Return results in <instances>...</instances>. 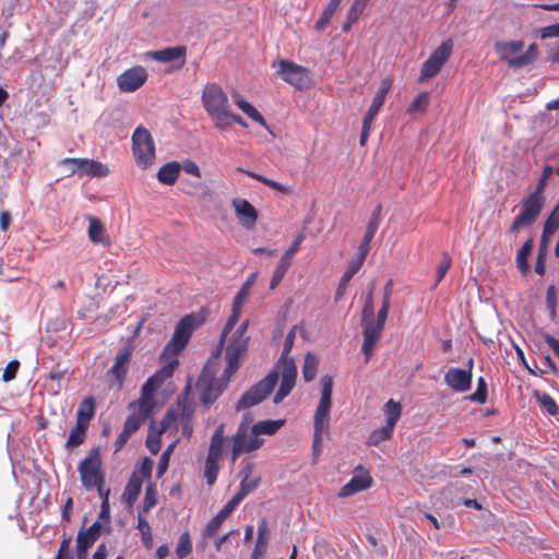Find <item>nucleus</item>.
I'll list each match as a JSON object with an SVG mask.
<instances>
[{
  "mask_svg": "<svg viewBox=\"0 0 559 559\" xmlns=\"http://www.w3.org/2000/svg\"><path fill=\"white\" fill-rule=\"evenodd\" d=\"M146 80L147 71L141 66H135L117 78V85L120 92L132 93L143 86Z\"/></svg>",
  "mask_w": 559,
  "mask_h": 559,
  "instance_id": "16",
  "label": "nucleus"
},
{
  "mask_svg": "<svg viewBox=\"0 0 559 559\" xmlns=\"http://www.w3.org/2000/svg\"><path fill=\"white\" fill-rule=\"evenodd\" d=\"M192 551V543L188 532L180 535L178 545L176 547V555L178 559H185Z\"/></svg>",
  "mask_w": 559,
  "mask_h": 559,
  "instance_id": "46",
  "label": "nucleus"
},
{
  "mask_svg": "<svg viewBox=\"0 0 559 559\" xmlns=\"http://www.w3.org/2000/svg\"><path fill=\"white\" fill-rule=\"evenodd\" d=\"M451 263H452L451 257L447 253L442 254V258H441L440 262L438 263L437 270H436L437 280L444 278V276L447 275V273L451 266Z\"/></svg>",
  "mask_w": 559,
  "mask_h": 559,
  "instance_id": "56",
  "label": "nucleus"
},
{
  "mask_svg": "<svg viewBox=\"0 0 559 559\" xmlns=\"http://www.w3.org/2000/svg\"><path fill=\"white\" fill-rule=\"evenodd\" d=\"M394 428L385 425L384 427L374 429L368 437L367 444L378 447L381 442L392 438Z\"/></svg>",
  "mask_w": 559,
  "mask_h": 559,
  "instance_id": "39",
  "label": "nucleus"
},
{
  "mask_svg": "<svg viewBox=\"0 0 559 559\" xmlns=\"http://www.w3.org/2000/svg\"><path fill=\"white\" fill-rule=\"evenodd\" d=\"M342 1L343 0H330L320 19L316 22V28L318 31H322L326 27Z\"/></svg>",
  "mask_w": 559,
  "mask_h": 559,
  "instance_id": "41",
  "label": "nucleus"
},
{
  "mask_svg": "<svg viewBox=\"0 0 559 559\" xmlns=\"http://www.w3.org/2000/svg\"><path fill=\"white\" fill-rule=\"evenodd\" d=\"M260 480H261L260 477H254V478L243 477L240 483V489L236 495L243 500L246 496H248L250 492H252L259 486Z\"/></svg>",
  "mask_w": 559,
  "mask_h": 559,
  "instance_id": "50",
  "label": "nucleus"
},
{
  "mask_svg": "<svg viewBox=\"0 0 559 559\" xmlns=\"http://www.w3.org/2000/svg\"><path fill=\"white\" fill-rule=\"evenodd\" d=\"M270 539V531L267 527L266 520H261L258 525V538L255 542V546L253 552L257 555L264 556L267 550Z\"/></svg>",
  "mask_w": 559,
  "mask_h": 559,
  "instance_id": "33",
  "label": "nucleus"
},
{
  "mask_svg": "<svg viewBox=\"0 0 559 559\" xmlns=\"http://www.w3.org/2000/svg\"><path fill=\"white\" fill-rule=\"evenodd\" d=\"M369 251L361 249L358 247L357 253L350 259L348 265L342 276L341 280H352V277L360 270L362 266L367 254Z\"/></svg>",
  "mask_w": 559,
  "mask_h": 559,
  "instance_id": "34",
  "label": "nucleus"
},
{
  "mask_svg": "<svg viewBox=\"0 0 559 559\" xmlns=\"http://www.w3.org/2000/svg\"><path fill=\"white\" fill-rule=\"evenodd\" d=\"M105 227L97 217L90 218L88 237L92 242L100 243L104 241Z\"/></svg>",
  "mask_w": 559,
  "mask_h": 559,
  "instance_id": "43",
  "label": "nucleus"
},
{
  "mask_svg": "<svg viewBox=\"0 0 559 559\" xmlns=\"http://www.w3.org/2000/svg\"><path fill=\"white\" fill-rule=\"evenodd\" d=\"M132 153L141 169L153 166L156 158L155 143L150 131L142 126L132 134Z\"/></svg>",
  "mask_w": 559,
  "mask_h": 559,
  "instance_id": "9",
  "label": "nucleus"
},
{
  "mask_svg": "<svg viewBox=\"0 0 559 559\" xmlns=\"http://www.w3.org/2000/svg\"><path fill=\"white\" fill-rule=\"evenodd\" d=\"M537 56H538V47L535 43H533L528 46V49L526 50V52L521 53L519 56V60L515 63H516V66H522V68H524V67L533 63L537 59Z\"/></svg>",
  "mask_w": 559,
  "mask_h": 559,
  "instance_id": "51",
  "label": "nucleus"
},
{
  "mask_svg": "<svg viewBox=\"0 0 559 559\" xmlns=\"http://www.w3.org/2000/svg\"><path fill=\"white\" fill-rule=\"evenodd\" d=\"M143 481L139 473H133L124 488L122 498L128 506H132L138 499Z\"/></svg>",
  "mask_w": 559,
  "mask_h": 559,
  "instance_id": "30",
  "label": "nucleus"
},
{
  "mask_svg": "<svg viewBox=\"0 0 559 559\" xmlns=\"http://www.w3.org/2000/svg\"><path fill=\"white\" fill-rule=\"evenodd\" d=\"M68 168V176L76 174L79 177H106L109 174L108 167L97 160L88 158H63L59 163Z\"/></svg>",
  "mask_w": 559,
  "mask_h": 559,
  "instance_id": "13",
  "label": "nucleus"
},
{
  "mask_svg": "<svg viewBox=\"0 0 559 559\" xmlns=\"http://www.w3.org/2000/svg\"><path fill=\"white\" fill-rule=\"evenodd\" d=\"M237 171L241 173V174H246L247 176H249L250 178H253L260 182H262L263 185L270 187L271 189L273 190H276L283 194H292L293 193V188L288 187V186H284L277 181H274V180H271L260 174H257V173H253V171H250V170H247L242 167H238L237 168Z\"/></svg>",
  "mask_w": 559,
  "mask_h": 559,
  "instance_id": "32",
  "label": "nucleus"
},
{
  "mask_svg": "<svg viewBox=\"0 0 559 559\" xmlns=\"http://www.w3.org/2000/svg\"><path fill=\"white\" fill-rule=\"evenodd\" d=\"M285 425L284 419H266L253 424L252 429L238 427L230 438V460L236 463L242 454L252 453L264 444L263 436L275 435Z\"/></svg>",
  "mask_w": 559,
  "mask_h": 559,
  "instance_id": "6",
  "label": "nucleus"
},
{
  "mask_svg": "<svg viewBox=\"0 0 559 559\" xmlns=\"http://www.w3.org/2000/svg\"><path fill=\"white\" fill-rule=\"evenodd\" d=\"M79 473L82 485L91 490L96 485L104 483V475L100 469V457L97 450L92 451L80 464Z\"/></svg>",
  "mask_w": 559,
  "mask_h": 559,
  "instance_id": "14",
  "label": "nucleus"
},
{
  "mask_svg": "<svg viewBox=\"0 0 559 559\" xmlns=\"http://www.w3.org/2000/svg\"><path fill=\"white\" fill-rule=\"evenodd\" d=\"M94 412L95 407L93 399H84L76 413V424H84V426H88L90 420L94 416Z\"/></svg>",
  "mask_w": 559,
  "mask_h": 559,
  "instance_id": "37",
  "label": "nucleus"
},
{
  "mask_svg": "<svg viewBox=\"0 0 559 559\" xmlns=\"http://www.w3.org/2000/svg\"><path fill=\"white\" fill-rule=\"evenodd\" d=\"M430 96L427 92L419 93L407 108L408 114L425 112L429 106Z\"/></svg>",
  "mask_w": 559,
  "mask_h": 559,
  "instance_id": "45",
  "label": "nucleus"
},
{
  "mask_svg": "<svg viewBox=\"0 0 559 559\" xmlns=\"http://www.w3.org/2000/svg\"><path fill=\"white\" fill-rule=\"evenodd\" d=\"M19 367H20V362L17 360L10 361L7 365V367L4 368V371L2 374L3 381L9 382V381L13 380L16 376Z\"/></svg>",
  "mask_w": 559,
  "mask_h": 559,
  "instance_id": "58",
  "label": "nucleus"
},
{
  "mask_svg": "<svg viewBox=\"0 0 559 559\" xmlns=\"http://www.w3.org/2000/svg\"><path fill=\"white\" fill-rule=\"evenodd\" d=\"M383 411L385 415V425L394 428L402 414L401 404L391 399L384 404Z\"/></svg>",
  "mask_w": 559,
  "mask_h": 559,
  "instance_id": "38",
  "label": "nucleus"
},
{
  "mask_svg": "<svg viewBox=\"0 0 559 559\" xmlns=\"http://www.w3.org/2000/svg\"><path fill=\"white\" fill-rule=\"evenodd\" d=\"M224 448H225V426H224V424H221L215 429V431L211 438L207 457L221 460L223 452H224Z\"/></svg>",
  "mask_w": 559,
  "mask_h": 559,
  "instance_id": "27",
  "label": "nucleus"
},
{
  "mask_svg": "<svg viewBox=\"0 0 559 559\" xmlns=\"http://www.w3.org/2000/svg\"><path fill=\"white\" fill-rule=\"evenodd\" d=\"M231 204L240 225L248 230L253 229L259 217L257 209L248 200L241 198L234 199Z\"/></svg>",
  "mask_w": 559,
  "mask_h": 559,
  "instance_id": "19",
  "label": "nucleus"
},
{
  "mask_svg": "<svg viewBox=\"0 0 559 559\" xmlns=\"http://www.w3.org/2000/svg\"><path fill=\"white\" fill-rule=\"evenodd\" d=\"M473 360L468 362V369L450 368L444 374V382L455 392H466L472 385Z\"/></svg>",
  "mask_w": 559,
  "mask_h": 559,
  "instance_id": "17",
  "label": "nucleus"
},
{
  "mask_svg": "<svg viewBox=\"0 0 559 559\" xmlns=\"http://www.w3.org/2000/svg\"><path fill=\"white\" fill-rule=\"evenodd\" d=\"M554 173V168L550 165H546L543 169L542 176L538 180V183L533 193H537L538 195H544V190L547 185V180Z\"/></svg>",
  "mask_w": 559,
  "mask_h": 559,
  "instance_id": "55",
  "label": "nucleus"
},
{
  "mask_svg": "<svg viewBox=\"0 0 559 559\" xmlns=\"http://www.w3.org/2000/svg\"><path fill=\"white\" fill-rule=\"evenodd\" d=\"M559 229V203L554 207L544 223L540 250L548 249L551 236Z\"/></svg>",
  "mask_w": 559,
  "mask_h": 559,
  "instance_id": "24",
  "label": "nucleus"
},
{
  "mask_svg": "<svg viewBox=\"0 0 559 559\" xmlns=\"http://www.w3.org/2000/svg\"><path fill=\"white\" fill-rule=\"evenodd\" d=\"M367 3L354 0L353 4L350 5L349 10L346 14V22L343 24V32H348L352 26L359 20L360 15L362 14L364 10L366 9Z\"/></svg>",
  "mask_w": 559,
  "mask_h": 559,
  "instance_id": "36",
  "label": "nucleus"
},
{
  "mask_svg": "<svg viewBox=\"0 0 559 559\" xmlns=\"http://www.w3.org/2000/svg\"><path fill=\"white\" fill-rule=\"evenodd\" d=\"M138 530L140 531L143 545L150 549L153 546V536L148 522L143 518L139 516Z\"/></svg>",
  "mask_w": 559,
  "mask_h": 559,
  "instance_id": "49",
  "label": "nucleus"
},
{
  "mask_svg": "<svg viewBox=\"0 0 559 559\" xmlns=\"http://www.w3.org/2000/svg\"><path fill=\"white\" fill-rule=\"evenodd\" d=\"M202 104L216 127L230 110L226 93L216 83H207L202 91Z\"/></svg>",
  "mask_w": 559,
  "mask_h": 559,
  "instance_id": "8",
  "label": "nucleus"
},
{
  "mask_svg": "<svg viewBox=\"0 0 559 559\" xmlns=\"http://www.w3.org/2000/svg\"><path fill=\"white\" fill-rule=\"evenodd\" d=\"M177 414L176 419L173 421L171 429L176 431L181 430L185 437H191L193 432L192 417L193 408L188 404H179L177 408H171Z\"/></svg>",
  "mask_w": 559,
  "mask_h": 559,
  "instance_id": "21",
  "label": "nucleus"
},
{
  "mask_svg": "<svg viewBox=\"0 0 559 559\" xmlns=\"http://www.w3.org/2000/svg\"><path fill=\"white\" fill-rule=\"evenodd\" d=\"M533 242L532 239H528L524 242L522 248L519 250L516 254V264L519 270L521 271L522 275L525 276L530 266L527 263V258L532 251Z\"/></svg>",
  "mask_w": 559,
  "mask_h": 559,
  "instance_id": "42",
  "label": "nucleus"
},
{
  "mask_svg": "<svg viewBox=\"0 0 559 559\" xmlns=\"http://www.w3.org/2000/svg\"><path fill=\"white\" fill-rule=\"evenodd\" d=\"M524 48L523 40H511V41H498L495 45V50L499 55L500 59L509 64L513 69H521L522 66H516L515 62L519 60L520 52Z\"/></svg>",
  "mask_w": 559,
  "mask_h": 559,
  "instance_id": "20",
  "label": "nucleus"
},
{
  "mask_svg": "<svg viewBox=\"0 0 559 559\" xmlns=\"http://www.w3.org/2000/svg\"><path fill=\"white\" fill-rule=\"evenodd\" d=\"M102 526L98 522L93 523L87 530L80 531L76 538V544L92 547L100 535Z\"/></svg>",
  "mask_w": 559,
  "mask_h": 559,
  "instance_id": "35",
  "label": "nucleus"
},
{
  "mask_svg": "<svg viewBox=\"0 0 559 559\" xmlns=\"http://www.w3.org/2000/svg\"><path fill=\"white\" fill-rule=\"evenodd\" d=\"M199 314L190 313L185 316L177 324L171 340L165 347V355H178L189 342L192 332L201 324Z\"/></svg>",
  "mask_w": 559,
  "mask_h": 559,
  "instance_id": "10",
  "label": "nucleus"
},
{
  "mask_svg": "<svg viewBox=\"0 0 559 559\" xmlns=\"http://www.w3.org/2000/svg\"><path fill=\"white\" fill-rule=\"evenodd\" d=\"M319 366V359L312 353H308L305 357L302 367V377L306 382L314 379Z\"/></svg>",
  "mask_w": 559,
  "mask_h": 559,
  "instance_id": "40",
  "label": "nucleus"
},
{
  "mask_svg": "<svg viewBox=\"0 0 559 559\" xmlns=\"http://www.w3.org/2000/svg\"><path fill=\"white\" fill-rule=\"evenodd\" d=\"M131 350L129 348H124L123 350L118 353V355L116 356L115 364L109 369V373H111L118 381L119 388L121 386L122 381L127 374L129 364L131 360Z\"/></svg>",
  "mask_w": 559,
  "mask_h": 559,
  "instance_id": "25",
  "label": "nucleus"
},
{
  "mask_svg": "<svg viewBox=\"0 0 559 559\" xmlns=\"http://www.w3.org/2000/svg\"><path fill=\"white\" fill-rule=\"evenodd\" d=\"M176 417L177 414L175 411H168L159 424L151 425L150 433L146 438V447L153 454H156L160 450V436L165 431L171 429L173 421L176 419Z\"/></svg>",
  "mask_w": 559,
  "mask_h": 559,
  "instance_id": "18",
  "label": "nucleus"
},
{
  "mask_svg": "<svg viewBox=\"0 0 559 559\" xmlns=\"http://www.w3.org/2000/svg\"><path fill=\"white\" fill-rule=\"evenodd\" d=\"M467 399L473 402H477L484 404L487 400V384L483 377H480L477 381L476 391L468 395Z\"/></svg>",
  "mask_w": 559,
  "mask_h": 559,
  "instance_id": "53",
  "label": "nucleus"
},
{
  "mask_svg": "<svg viewBox=\"0 0 559 559\" xmlns=\"http://www.w3.org/2000/svg\"><path fill=\"white\" fill-rule=\"evenodd\" d=\"M182 169L186 174L192 175L197 178H201L202 174L195 162L187 159L183 162Z\"/></svg>",
  "mask_w": 559,
  "mask_h": 559,
  "instance_id": "62",
  "label": "nucleus"
},
{
  "mask_svg": "<svg viewBox=\"0 0 559 559\" xmlns=\"http://www.w3.org/2000/svg\"><path fill=\"white\" fill-rule=\"evenodd\" d=\"M178 364V359L173 358L146 380L141 389L140 400L138 403L131 404V407H136V411L126 419L123 431L132 436L147 419L155 405V392L162 386L166 379L173 376Z\"/></svg>",
  "mask_w": 559,
  "mask_h": 559,
  "instance_id": "4",
  "label": "nucleus"
},
{
  "mask_svg": "<svg viewBox=\"0 0 559 559\" xmlns=\"http://www.w3.org/2000/svg\"><path fill=\"white\" fill-rule=\"evenodd\" d=\"M391 85H392V81L389 79H385L381 82V85H380L379 90L377 91L376 95L373 96L372 103H371L367 114L377 117L381 107L384 104L385 97L391 88Z\"/></svg>",
  "mask_w": 559,
  "mask_h": 559,
  "instance_id": "31",
  "label": "nucleus"
},
{
  "mask_svg": "<svg viewBox=\"0 0 559 559\" xmlns=\"http://www.w3.org/2000/svg\"><path fill=\"white\" fill-rule=\"evenodd\" d=\"M559 37V24H552L540 28V38H554Z\"/></svg>",
  "mask_w": 559,
  "mask_h": 559,
  "instance_id": "63",
  "label": "nucleus"
},
{
  "mask_svg": "<svg viewBox=\"0 0 559 559\" xmlns=\"http://www.w3.org/2000/svg\"><path fill=\"white\" fill-rule=\"evenodd\" d=\"M156 503V491L153 488V486H148L146 488L145 498L143 501V509L144 511H148L151 508H153Z\"/></svg>",
  "mask_w": 559,
  "mask_h": 559,
  "instance_id": "59",
  "label": "nucleus"
},
{
  "mask_svg": "<svg viewBox=\"0 0 559 559\" xmlns=\"http://www.w3.org/2000/svg\"><path fill=\"white\" fill-rule=\"evenodd\" d=\"M301 241V238H298L294 241V243L289 247V249L283 254V257L280 260V263L274 271V275L272 280H282L289 267L292 260L295 255V253L298 250L299 243Z\"/></svg>",
  "mask_w": 559,
  "mask_h": 559,
  "instance_id": "29",
  "label": "nucleus"
},
{
  "mask_svg": "<svg viewBox=\"0 0 559 559\" xmlns=\"http://www.w3.org/2000/svg\"><path fill=\"white\" fill-rule=\"evenodd\" d=\"M296 330L297 326L295 325L286 335L282 357L274 369L259 383L243 393L236 405L237 411L252 407L262 402L273 391L278 379H281V384L274 395V403H281L290 393L297 377L296 365L294 359L289 357L294 346Z\"/></svg>",
  "mask_w": 559,
  "mask_h": 559,
  "instance_id": "3",
  "label": "nucleus"
},
{
  "mask_svg": "<svg viewBox=\"0 0 559 559\" xmlns=\"http://www.w3.org/2000/svg\"><path fill=\"white\" fill-rule=\"evenodd\" d=\"M252 282H246L234 299L231 314L223 330L221 342L215 353L204 366L197 382L200 400L203 404H212L223 392L230 377L238 370L240 359L248 349L246 335L248 321H243L230 336L228 334L237 323L241 308L249 295Z\"/></svg>",
  "mask_w": 559,
  "mask_h": 559,
  "instance_id": "1",
  "label": "nucleus"
},
{
  "mask_svg": "<svg viewBox=\"0 0 559 559\" xmlns=\"http://www.w3.org/2000/svg\"><path fill=\"white\" fill-rule=\"evenodd\" d=\"M372 478L368 473L355 475L347 484H345L340 492V498L353 496L359 491L366 490L371 486Z\"/></svg>",
  "mask_w": 559,
  "mask_h": 559,
  "instance_id": "23",
  "label": "nucleus"
},
{
  "mask_svg": "<svg viewBox=\"0 0 559 559\" xmlns=\"http://www.w3.org/2000/svg\"><path fill=\"white\" fill-rule=\"evenodd\" d=\"M181 166L178 162H169L163 165L157 171V179L160 183L173 186L176 183Z\"/></svg>",
  "mask_w": 559,
  "mask_h": 559,
  "instance_id": "28",
  "label": "nucleus"
},
{
  "mask_svg": "<svg viewBox=\"0 0 559 559\" xmlns=\"http://www.w3.org/2000/svg\"><path fill=\"white\" fill-rule=\"evenodd\" d=\"M169 466V459L167 457V453H163L159 457L158 467H157V477H162Z\"/></svg>",
  "mask_w": 559,
  "mask_h": 559,
  "instance_id": "64",
  "label": "nucleus"
},
{
  "mask_svg": "<svg viewBox=\"0 0 559 559\" xmlns=\"http://www.w3.org/2000/svg\"><path fill=\"white\" fill-rule=\"evenodd\" d=\"M219 460L206 457L205 467H204V476L210 486L214 485L217 478V474L219 471Z\"/></svg>",
  "mask_w": 559,
  "mask_h": 559,
  "instance_id": "47",
  "label": "nucleus"
},
{
  "mask_svg": "<svg viewBox=\"0 0 559 559\" xmlns=\"http://www.w3.org/2000/svg\"><path fill=\"white\" fill-rule=\"evenodd\" d=\"M252 282H246L234 299L231 314L223 330L221 342L215 353L204 366L197 382L200 400L203 404H212L223 392L230 377L238 370L240 359L248 349L246 335L248 321H243L230 336L228 334L237 323L241 308L249 295Z\"/></svg>",
  "mask_w": 559,
  "mask_h": 559,
  "instance_id": "2",
  "label": "nucleus"
},
{
  "mask_svg": "<svg viewBox=\"0 0 559 559\" xmlns=\"http://www.w3.org/2000/svg\"><path fill=\"white\" fill-rule=\"evenodd\" d=\"M238 123L239 126L247 128L248 123L242 119L241 116L233 114L230 110L225 115L222 121L215 127L221 131H226L230 129L233 123Z\"/></svg>",
  "mask_w": 559,
  "mask_h": 559,
  "instance_id": "48",
  "label": "nucleus"
},
{
  "mask_svg": "<svg viewBox=\"0 0 559 559\" xmlns=\"http://www.w3.org/2000/svg\"><path fill=\"white\" fill-rule=\"evenodd\" d=\"M379 226H380V224L376 223V221L368 222V225H367L362 241L359 245V248L370 251L371 241H372Z\"/></svg>",
  "mask_w": 559,
  "mask_h": 559,
  "instance_id": "52",
  "label": "nucleus"
},
{
  "mask_svg": "<svg viewBox=\"0 0 559 559\" xmlns=\"http://www.w3.org/2000/svg\"><path fill=\"white\" fill-rule=\"evenodd\" d=\"M187 48L186 46L167 47L160 50L148 51L146 53L151 59L167 63L175 60H181L180 66L186 62Z\"/></svg>",
  "mask_w": 559,
  "mask_h": 559,
  "instance_id": "22",
  "label": "nucleus"
},
{
  "mask_svg": "<svg viewBox=\"0 0 559 559\" xmlns=\"http://www.w3.org/2000/svg\"><path fill=\"white\" fill-rule=\"evenodd\" d=\"M153 465H154V462L151 459L145 457L142 461L140 467L138 469H135L133 473H139L141 476V480L143 481L144 478L151 477Z\"/></svg>",
  "mask_w": 559,
  "mask_h": 559,
  "instance_id": "57",
  "label": "nucleus"
},
{
  "mask_svg": "<svg viewBox=\"0 0 559 559\" xmlns=\"http://www.w3.org/2000/svg\"><path fill=\"white\" fill-rule=\"evenodd\" d=\"M321 397L314 413V435L312 451L313 456L318 457L322 451L323 433L329 429L330 411L332 406L333 378L325 374L320 380Z\"/></svg>",
  "mask_w": 559,
  "mask_h": 559,
  "instance_id": "7",
  "label": "nucleus"
},
{
  "mask_svg": "<svg viewBox=\"0 0 559 559\" xmlns=\"http://www.w3.org/2000/svg\"><path fill=\"white\" fill-rule=\"evenodd\" d=\"M392 294V283L386 284L381 309L374 318V309L372 304V293L368 292L364 299V308L361 313V328L364 342L361 350L365 360L368 362L374 353V348L381 337L388 312L390 309V297Z\"/></svg>",
  "mask_w": 559,
  "mask_h": 559,
  "instance_id": "5",
  "label": "nucleus"
},
{
  "mask_svg": "<svg viewBox=\"0 0 559 559\" xmlns=\"http://www.w3.org/2000/svg\"><path fill=\"white\" fill-rule=\"evenodd\" d=\"M277 73L286 83L293 85L297 90L307 88L310 84L308 69L293 61L281 60Z\"/></svg>",
  "mask_w": 559,
  "mask_h": 559,
  "instance_id": "15",
  "label": "nucleus"
},
{
  "mask_svg": "<svg viewBox=\"0 0 559 559\" xmlns=\"http://www.w3.org/2000/svg\"><path fill=\"white\" fill-rule=\"evenodd\" d=\"M222 522H219V519H216L215 516L207 523L206 527L204 528L203 536L205 538L212 537L216 534V532L222 526Z\"/></svg>",
  "mask_w": 559,
  "mask_h": 559,
  "instance_id": "61",
  "label": "nucleus"
},
{
  "mask_svg": "<svg viewBox=\"0 0 559 559\" xmlns=\"http://www.w3.org/2000/svg\"><path fill=\"white\" fill-rule=\"evenodd\" d=\"M453 50L452 39H447L441 43L423 63L420 74L418 78L419 83H424L429 79L435 78L441 71L445 62L450 59Z\"/></svg>",
  "mask_w": 559,
  "mask_h": 559,
  "instance_id": "12",
  "label": "nucleus"
},
{
  "mask_svg": "<svg viewBox=\"0 0 559 559\" xmlns=\"http://www.w3.org/2000/svg\"><path fill=\"white\" fill-rule=\"evenodd\" d=\"M545 205V197L537 193H531L521 202V211L513 219L510 231L518 233L521 228L531 226L538 218Z\"/></svg>",
  "mask_w": 559,
  "mask_h": 559,
  "instance_id": "11",
  "label": "nucleus"
},
{
  "mask_svg": "<svg viewBox=\"0 0 559 559\" xmlns=\"http://www.w3.org/2000/svg\"><path fill=\"white\" fill-rule=\"evenodd\" d=\"M231 95L238 108H240L253 121L258 122L264 128H267L264 117L258 111V109L254 106H252L249 102L243 99V97L237 91H234Z\"/></svg>",
  "mask_w": 559,
  "mask_h": 559,
  "instance_id": "26",
  "label": "nucleus"
},
{
  "mask_svg": "<svg viewBox=\"0 0 559 559\" xmlns=\"http://www.w3.org/2000/svg\"><path fill=\"white\" fill-rule=\"evenodd\" d=\"M556 296H557L556 287L552 285L549 286L547 289V294H546V302H547V308L550 310V313L552 317L556 313Z\"/></svg>",
  "mask_w": 559,
  "mask_h": 559,
  "instance_id": "60",
  "label": "nucleus"
},
{
  "mask_svg": "<svg viewBox=\"0 0 559 559\" xmlns=\"http://www.w3.org/2000/svg\"><path fill=\"white\" fill-rule=\"evenodd\" d=\"M87 426L84 424H76L70 431L66 445L68 448H75L83 443L85 439V431Z\"/></svg>",
  "mask_w": 559,
  "mask_h": 559,
  "instance_id": "44",
  "label": "nucleus"
},
{
  "mask_svg": "<svg viewBox=\"0 0 559 559\" xmlns=\"http://www.w3.org/2000/svg\"><path fill=\"white\" fill-rule=\"evenodd\" d=\"M537 400L540 403V405L547 411L548 414L552 416L558 414L559 407L551 396H549L546 393H543L537 395Z\"/></svg>",
  "mask_w": 559,
  "mask_h": 559,
  "instance_id": "54",
  "label": "nucleus"
}]
</instances>
